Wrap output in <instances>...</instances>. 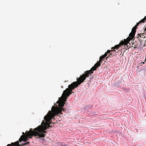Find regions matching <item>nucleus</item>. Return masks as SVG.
Masks as SVG:
<instances>
[{
  "label": "nucleus",
  "instance_id": "obj_11",
  "mask_svg": "<svg viewBox=\"0 0 146 146\" xmlns=\"http://www.w3.org/2000/svg\"><path fill=\"white\" fill-rule=\"evenodd\" d=\"M145 61H146V58L145 59Z\"/></svg>",
  "mask_w": 146,
  "mask_h": 146
},
{
  "label": "nucleus",
  "instance_id": "obj_6",
  "mask_svg": "<svg viewBox=\"0 0 146 146\" xmlns=\"http://www.w3.org/2000/svg\"><path fill=\"white\" fill-rule=\"evenodd\" d=\"M112 53H110V54L109 55H108V56L107 57H106V59L108 57H111L112 56Z\"/></svg>",
  "mask_w": 146,
  "mask_h": 146
},
{
  "label": "nucleus",
  "instance_id": "obj_4",
  "mask_svg": "<svg viewBox=\"0 0 146 146\" xmlns=\"http://www.w3.org/2000/svg\"><path fill=\"white\" fill-rule=\"evenodd\" d=\"M146 20V16L144 18L140 21L138 23H137L136 25L132 29V31L130 33V35L133 34L134 36L136 31V29H137V27L141 23H143Z\"/></svg>",
  "mask_w": 146,
  "mask_h": 146
},
{
  "label": "nucleus",
  "instance_id": "obj_5",
  "mask_svg": "<svg viewBox=\"0 0 146 146\" xmlns=\"http://www.w3.org/2000/svg\"><path fill=\"white\" fill-rule=\"evenodd\" d=\"M112 52L111 51V50H108L107 51V52H106L104 54V55H103L105 57H106V56H107L108 54H110V52Z\"/></svg>",
  "mask_w": 146,
  "mask_h": 146
},
{
  "label": "nucleus",
  "instance_id": "obj_12",
  "mask_svg": "<svg viewBox=\"0 0 146 146\" xmlns=\"http://www.w3.org/2000/svg\"><path fill=\"white\" fill-rule=\"evenodd\" d=\"M119 51H120V50H119H119H118V51H117V52H119Z\"/></svg>",
  "mask_w": 146,
  "mask_h": 146
},
{
  "label": "nucleus",
  "instance_id": "obj_10",
  "mask_svg": "<svg viewBox=\"0 0 146 146\" xmlns=\"http://www.w3.org/2000/svg\"><path fill=\"white\" fill-rule=\"evenodd\" d=\"M142 63H143V64H144V62H143Z\"/></svg>",
  "mask_w": 146,
  "mask_h": 146
},
{
  "label": "nucleus",
  "instance_id": "obj_3",
  "mask_svg": "<svg viewBox=\"0 0 146 146\" xmlns=\"http://www.w3.org/2000/svg\"><path fill=\"white\" fill-rule=\"evenodd\" d=\"M146 20V16L144 18L140 21L138 23H137L136 25L132 29V31L130 33V35L133 34L134 36L136 31V29H137V27L141 23H143Z\"/></svg>",
  "mask_w": 146,
  "mask_h": 146
},
{
  "label": "nucleus",
  "instance_id": "obj_7",
  "mask_svg": "<svg viewBox=\"0 0 146 146\" xmlns=\"http://www.w3.org/2000/svg\"><path fill=\"white\" fill-rule=\"evenodd\" d=\"M144 34H140L139 35L140 37L143 38V36H144Z\"/></svg>",
  "mask_w": 146,
  "mask_h": 146
},
{
  "label": "nucleus",
  "instance_id": "obj_2",
  "mask_svg": "<svg viewBox=\"0 0 146 146\" xmlns=\"http://www.w3.org/2000/svg\"><path fill=\"white\" fill-rule=\"evenodd\" d=\"M129 36L126 39H124V41H121L119 44L115 45L114 47H112V49H113V50H111L112 52L115 51L117 52L116 51L115 49L117 50L119 49V47L121 46V45H124V46L126 45L127 47H128V45H127V44L129 43V41L132 40L134 37V35L133 34H131L130 35V33L129 35Z\"/></svg>",
  "mask_w": 146,
  "mask_h": 146
},
{
  "label": "nucleus",
  "instance_id": "obj_9",
  "mask_svg": "<svg viewBox=\"0 0 146 146\" xmlns=\"http://www.w3.org/2000/svg\"><path fill=\"white\" fill-rule=\"evenodd\" d=\"M65 145H62L61 146H65Z\"/></svg>",
  "mask_w": 146,
  "mask_h": 146
},
{
  "label": "nucleus",
  "instance_id": "obj_8",
  "mask_svg": "<svg viewBox=\"0 0 146 146\" xmlns=\"http://www.w3.org/2000/svg\"><path fill=\"white\" fill-rule=\"evenodd\" d=\"M145 32L146 33V27L145 29Z\"/></svg>",
  "mask_w": 146,
  "mask_h": 146
},
{
  "label": "nucleus",
  "instance_id": "obj_1",
  "mask_svg": "<svg viewBox=\"0 0 146 146\" xmlns=\"http://www.w3.org/2000/svg\"><path fill=\"white\" fill-rule=\"evenodd\" d=\"M105 57L103 55L100 58L99 62L96 63L90 70L84 72V73L81 75L80 77L77 78V81L74 82L69 85L68 86V88L71 91L77 88L78 86L86 80V78L90 76L93 73L94 71L96 70V68L99 66L102 63V61L105 59Z\"/></svg>",
  "mask_w": 146,
  "mask_h": 146
}]
</instances>
